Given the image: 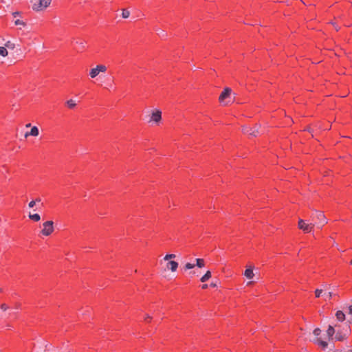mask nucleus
Listing matches in <instances>:
<instances>
[{
    "mask_svg": "<svg viewBox=\"0 0 352 352\" xmlns=\"http://www.w3.org/2000/svg\"><path fill=\"white\" fill-rule=\"evenodd\" d=\"M232 95V89L229 87H226L224 89L223 91L219 97V100L221 103H223L225 105L228 104L230 102H233L234 100V98L232 100H230V97Z\"/></svg>",
    "mask_w": 352,
    "mask_h": 352,
    "instance_id": "f257e3e1",
    "label": "nucleus"
},
{
    "mask_svg": "<svg viewBox=\"0 0 352 352\" xmlns=\"http://www.w3.org/2000/svg\"><path fill=\"white\" fill-rule=\"evenodd\" d=\"M43 229L41 233L45 236H50L54 232V222L52 221H47L43 223Z\"/></svg>",
    "mask_w": 352,
    "mask_h": 352,
    "instance_id": "f03ea898",
    "label": "nucleus"
},
{
    "mask_svg": "<svg viewBox=\"0 0 352 352\" xmlns=\"http://www.w3.org/2000/svg\"><path fill=\"white\" fill-rule=\"evenodd\" d=\"M51 3V0H37L33 6L32 8L36 11H42L47 8Z\"/></svg>",
    "mask_w": 352,
    "mask_h": 352,
    "instance_id": "7ed1b4c3",
    "label": "nucleus"
},
{
    "mask_svg": "<svg viewBox=\"0 0 352 352\" xmlns=\"http://www.w3.org/2000/svg\"><path fill=\"white\" fill-rule=\"evenodd\" d=\"M298 226L299 229L306 233H308L311 232L315 224L312 223H307L305 221L299 219Z\"/></svg>",
    "mask_w": 352,
    "mask_h": 352,
    "instance_id": "20e7f679",
    "label": "nucleus"
},
{
    "mask_svg": "<svg viewBox=\"0 0 352 352\" xmlns=\"http://www.w3.org/2000/svg\"><path fill=\"white\" fill-rule=\"evenodd\" d=\"M107 68L104 65H98L96 67L91 69L89 72V76L91 78H96L100 73H104Z\"/></svg>",
    "mask_w": 352,
    "mask_h": 352,
    "instance_id": "39448f33",
    "label": "nucleus"
},
{
    "mask_svg": "<svg viewBox=\"0 0 352 352\" xmlns=\"http://www.w3.org/2000/svg\"><path fill=\"white\" fill-rule=\"evenodd\" d=\"M261 126L258 124H256L252 129H250L248 126H243L242 127V131L244 133L249 134L252 137H256L258 134L259 133V129Z\"/></svg>",
    "mask_w": 352,
    "mask_h": 352,
    "instance_id": "423d86ee",
    "label": "nucleus"
},
{
    "mask_svg": "<svg viewBox=\"0 0 352 352\" xmlns=\"http://www.w3.org/2000/svg\"><path fill=\"white\" fill-rule=\"evenodd\" d=\"M315 213L316 217L318 220V226L319 228H322L324 225L327 223V219L323 212L316 210Z\"/></svg>",
    "mask_w": 352,
    "mask_h": 352,
    "instance_id": "0eeeda50",
    "label": "nucleus"
},
{
    "mask_svg": "<svg viewBox=\"0 0 352 352\" xmlns=\"http://www.w3.org/2000/svg\"><path fill=\"white\" fill-rule=\"evenodd\" d=\"M162 120V111L160 109H155L152 112L149 122L159 123Z\"/></svg>",
    "mask_w": 352,
    "mask_h": 352,
    "instance_id": "6e6552de",
    "label": "nucleus"
},
{
    "mask_svg": "<svg viewBox=\"0 0 352 352\" xmlns=\"http://www.w3.org/2000/svg\"><path fill=\"white\" fill-rule=\"evenodd\" d=\"M178 267V263L175 261H170L166 264V268L170 270L171 272H174L177 270Z\"/></svg>",
    "mask_w": 352,
    "mask_h": 352,
    "instance_id": "1a4fd4ad",
    "label": "nucleus"
},
{
    "mask_svg": "<svg viewBox=\"0 0 352 352\" xmlns=\"http://www.w3.org/2000/svg\"><path fill=\"white\" fill-rule=\"evenodd\" d=\"M253 269H254V267L253 266H250L249 267H248L245 272H244V276L248 278V279H252L254 278V272H253Z\"/></svg>",
    "mask_w": 352,
    "mask_h": 352,
    "instance_id": "9d476101",
    "label": "nucleus"
},
{
    "mask_svg": "<svg viewBox=\"0 0 352 352\" xmlns=\"http://www.w3.org/2000/svg\"><path fill=\"white\" fill-rule=\"evenodd\" d=\"M39 134L38 129L37 126H32L30 132H27L25 134V138H28L29 135L36 137Z\"/></svg>",
    "mask_w": 352,
    "mask_h": 352,
    "instance_id": "9b49d317",
    "label": "nucleus"
},
{
    "mask_svg": "<svg viewBox=\"0 0 352 352\" xmlns=\"http://www.w3.org/2000/svg\"><path fill=\"white\" fill-rule=\"evenodd\" d=\"M347 335H348V333H340V332H338L336 334V336H335V339L338 341H343L344 340H345L347 337Z\"/></svg>",
    "mask_w": 352,
    "mask_h": 352,
    "instance_id": "f8f14e48",
    "label": "nucleus"
},
{
    "mask_svg": "<svg viewBox=\"0 0 352 352\" xmlns=\"http://www.w3.org/2000/svg\"><path fill=\"white\" fill-rule=\"evenodd\" d=\"M336 316L338 320L342 322L345 319V315L342 311H338L336 314Z\"/></svg>",
    "mask_w": 352,
    "mask_h": 352,
    "instance_id": "ddd939ff",
    "label": "nucleus"
},
{
    "mask_svg": "<svg viewBox=\"0 0 352 352\" xmlns=\"http://www.w3.org/2000/svg\"><path fill=\"white\" fill-rule=\"evenodd\" d=\"M211 278V272L210 271H207L206 274L201 278L200 280L202 283L206 282Z\"/></svg>",
    "mask_w": 352,
    "mask_h": 352,
    "instance_id": "4468645a",
    "label": "nucleus"
},
{
    "mask_svg": "<svg viewBox=\"0 0 352 352\" xmlns=\"http://www.w3.org/2000/svg\"><path fill=\"white\" fill-rule=\"evenodd\" d=\"M29 218L34 221H39L40 219H41V217L38 214H31L30 213L29 215H28Z\"/></svg>",
    "mask_w": 352,
    "mask_h": 352,
    "instance_id": "2eb2a0df",
    "label": "nucleus"
},
{
    "mask_svg": "<svg viewBox=\"0 0 352 352\" xmlns=\"http://www.w3.org/2000/svg\"><path fill=\"white\" fill-rule=\"evenodd\" d=\"M196 266H197L199 268H202L205 266V261L203 258H196Z\"/></svg>",
    "mask_w": 352,
    "mask_h": 352,
    "instance_id": "dca6fc26",
    "label": "nucleus"
},
{
    "mask_svg": "<svg viewBox=\"0 0 352 352\" xmlns=\"http://www.w3.org/2000/svg\"><path fill=\"white\" fill-rule=\"evenodd\" d=\"M315 342L316 344H318L319 346H320L321 347H322L323 349H325L326 347H327L328 346V344L327 342L325 341H323V340H320L319 338H317L316 340H315Z\"/></svg>",
    "mask_w": 352,
    "mask_h": 352,
    "instance_id": "f3484780",
    "label": "nucleus"
},
{
    "mask_svg": "<svg viewBox=\"0 0 352 352\" xmlns=\"http://www.w3.org/2000/svg\"><path fill=\"white\" fill-rule=\"evenodd\" d=\"M334 333H335V329H334L333 327L331 325H329L327 329V333L329 338H332Z\"/></svg>",
    "mask_w": 352,
    "mask_h": 352,
    "instance_id": "a211bd4d",
    "label": "nucleus"
},
{
    "mask_svg": "<svg viewBox=\"0 0 352 352\" xmlns=\"http://www.w3.org/2000/svg\"><path fill=\"white\" fill-rule=\"evenodd\" d=\"M66 103L69 109H74L76 106V101L73 99L67 100Z\"/></svg>",
    "mask_w": 352,
    "mask_h": 352,
    "instance_id": "6ab92c4d",
    "label": "nucleus"
},
{
    "mask_svg": "<svg viewBox=\"0 0 352 352\" xmlns=\"http://www.w3.org/2000/svg\"><path fill=\"white\" fill-rule=\"evenodd\" d=\"M8 54V50L5 47H0V55L3 56V57H6L7 56Z\"/></svg>",
    "mask_w": 352,
    "mask_h": 352,
    "instance_id": "aec40b11",
    "label": "nucleus"
},
{
    "mask_svg": "<svg viewBox=\"0 0 352 352\" xmlns=\"http://www.w3.org/2000/svg\"><path fill=\"white\" fill-rule=\"evenodd\" d=\"M130 16V12L126 9H123L122 12V16L124 19H127Z\"/></svg>",
    "mask_w": 352,
    "mask_h": 352,
    "instance_id": "412c9836",
    "label": "nucleus"
},
{
    "mask_svg": "<svg viewBox=\"0 0 352 352\" xmlns=\"http://www.w3.org/2000/svg\"><path fill=\"white\" fill-rule=\"evenodd\" d=\"M6 47H8L9 49L13 50L15 47L14 43H12L11 41H8L5 44Z\"/></svg>",
    "mask_w": 352,
    "mask_h": 352,
    "instance_id": "4be33fe9",
    "label": "nucleus"
},
{
    "mask_svg": "<svg viewBox=\"0 0 352 352\" xmlns=\"http://www.w3.org/2000/svg\"><path fill=\"white\" fill-rule=\"evenodd\" d=\"M176 257L175 254H166L164 257V261H169L172 258H175Z\"/></svg>",
    "mask_w": 352,
    "mask_h": 352,
    "instance_id": "5701e85b",
    "label": "nucleus"
},
{
    "mask_svg": "<svg viewBox=\"0 0 352 352\" xmlns=\"http://www.w3.org/2000/svg\"><path fill=\"white\" fill-rule=\"evenodd\" d=\"M194 267H195L194 264L187 263L184 266V270H190V269H192Z\"/></svg>",
    "mask_w": 352,
    "mask_h": 352,
    "instance_id": "b1692460",
    "label": "nucleus"
},
{
    "mask_svg": "<svg viewBox=\"0 0 352 352\" xmlns=\"http://www.w3.org/2000/svg\"><path fill=\"white\" fill-rule=\"evenodd\" d=\"M322 292H323V289H316V291H315L316 297L319 298L320 296V295L322 294Z\"/></svg>",
    "mask_w": 352,
    "mask_h": 352,
    "instance_id": "393cba45",
    "label": "nucleus"
},
{
    "mask_svg": "<svg viewBox=\"0 0 352 352\" xmlns=\"http://www.w3.org/2000/svg\"><path fill=\"white\" fill-rule=\"evenodd\" d=\"M14 24L16 25H22V26H25V23L23 21H21L19 19L16 20L14 21Z\"/></svg>",
    "mask_w": 352,
    "mask_h": 352,
    "instance_id": "a878e982",
    "label": "nucleus"
},
{
    "mask_svg": "<svg viewBox=\"0 0 352 352\" xmlns=\"http://www.w3.org/2000/svg\"><path fill=\"white\" fill-rule=\"evenodd\" d=\"M321 333V330L319 328H316L314 330V332L313 333L314 334V336H316V337H318Z\"/></svg>",
    "mask_w": 352,
    "mask_h": 352,
    "instance_id": "bb28decb",
    "label": "nucleus"
},
{
    "mask_svg": "<svg viewBox=\"0 0 352 352\" xmlns=\"http://www.w3.org/2000/svg\"><path fill=\"white\" fill-rule=\"evenodd\" d=\"M0 308L1 310L6 311L8 309V306L6 304H2L1 305Z\"/></svg>",
    "mask_w": 352,
    "mask_h": 352,
    "instance_id": "cd10ccee",
    "label": "nucleus"
},
{
    "mask_svg": "<svg viewBox=\"0 0 352 352\" xmlns=\"http://www.w3.org/2000/svg\"><path fill=\"white\" fill-rule=\"evenodd\" d=\"M36 204V201H31L29 204H28V206L29 208H33Z\"/></svg>",
    "mask_w": 352,
    "mask_h": 352,
    "instance_id": "c85d7f7f",
    "label": "nucleus"
},
{
    "mask_svg": "<svg viewBox=\"0 0 352 352\" xmlns=\"http://www.w3.org/2000/svg\"><path fill=\"white\" fill-rule=\"evenodd\" d=\"M324 295H326L328 298H331L333 294L331 292H329L327 294H325Z\"/></svg>",
    "mask_w": 352,
    "mask_h": 352,
    "instance_id": "c756f323",
    "label": "nucleus"
},
{
    "mask_svg": "<svg viewBox=\"0 0 352 352\" xmlns=\"http://www.w3.org/2000/svg\"><path fill=\"white\" fill-rule=\"evenodd\" d=\"M151 318H151L149 315H148V314H146V315L145 316V320H151Z\"/></svg>",
    "mask_w": 352,
    "mask_h": 352,
    "instance_id": "7c9ffc66",
    "label": "nucleus"
},
{
    "mask_svg": "<svg viewBox=\"0 0 352 352\" xmlns=\"http://www.w3.org/2000/svg\"><path fill=\"white\" fill-rule=\"evenodd\" d=\"M349 314L352 315V305L349 307Z\"/></svg>",
    "mask_w": 352,
    "mask_h": 352,
    "instance_id": "2f4dec72",
    "label": "nucleus"
},
{
    "mask_svg": "<svg viewBox=\"0 0 352 352\" xmlns=\"http://www.w3.org/2000/svg\"><path fill=\"white\" fill-rule=\"evenodd\" d=\"M333 25L334 26L335 29L338 31L339 30V27L338 25H336L335 23H332Z\"/></svg>",
    "mask_w": 352,
    "mask_h": 352,
    "instance_id": "473e14b6",
    "label": "nucleus"
},
{
    "mask_svg": "<svg viewBox=\"0 0 352 352\" xmlns=\"http://www.w3.org/2000/svg\"><path fill=\"white\" fill-rule=\"evenodd\" d=\"M210 286H211V287H217V284H216V283H212L210 284Z\"/></svg>",
    "mask_w": 352,
    "mask_h": 352,
    "instance_id": "72a5a7b5",
    "label": "nucleus"
},
{
    "mask_svg": "<svg viewBox=\"0 0 352 352\" xmlns=\"http://www.w3.org/2000/svg\"><path fill=\"white\" fill-rule=\"evenodd\" d=\"M202 288H203V289H206V288H208V285H207V284H204V285H202Z\"/></svg>",
    "mask_w": 352,
    "mask_h": 352,
    "instance_id": "f704fd0d",
    "label": "nucleus"
},
{
    "mask_svg": "<svg viewBox=\"0 0 352 352\" xmlns=\"http://www.w3.org/2000/svg\"><path fill=\"white\" fill-rule=\"evenodd\" d=\"M77 43H78L82 47H84V43L82 42H77Z\"/></svg>",
    "mask_w": 352,
    "mask_h": 352,
    "instance_id": "c9c22d12",
    "label": "nucleus"
},
{
    "mask_svg": "<svg viewBox=\"0 0 352 352\" xmlns=\"http://www.w3.org/2000/svg\"><path fill=\"white\" fill-rule=\"evenodd\" d=\"M19 13L16 12H14V13H13V15H14V16L15 17L16 16L19 15Z\"/></svg>",
    "mask_w": 352,
    "mask_h": 352,
    "instance_id": "e433bc0d",
    "label": "nucleus"
},
{
    "mask_svg": "<svg viewBox=\"0 0 352 352\" xmlns=\"http://www.w3.org/2000/svg\"><path fill=\"white\" fill-rule=\"evenodd\" d=\"M25 126H26L27 128L30 127V126H31V124H27L25 125Z\"/></svg>",
    "mask_w": 352,
    "mask_h": 352,
    "instance_id": "4c0bfd02",
    "label": "nucleus"
},
{
    "mask_svg": "<svg viewBox=\"0 0 352 352\" xmlns=\"http://www.w3.org/2000/svg\"><path fill=\"white\" fill-rule=\"evenodd\" d=\"M159 32H160V33H159V34H164V31H162V30H159Z\"/></svg>",
    "mask_w": 352,
    "mask_h": 352,
    "instance_id": "58836bf2",
    "label": "nucleus"
},
{
    "mask_svg": "<svg viewBox=\"0 0 352 352\" xmlns=\"http://www.w3.org/2000/svg\"><path fill=\"white\" fill-rule=\"evenodd\" d=\"M252 283H253V281H249V282L248 283V285H251Z\"/></svg>",
    "mask_w": 352,
    "mask_h": 352,
    "instance_id": "ea45409f",
    "label": "nucleus"
},
{
    "mask_svg": "<svg viewBox=\"0 0 352 352\" xmlns=\"http://www.w3.org/2000/svg\"><path fill=\"white\" fill-rule=\"evenodd\" d=\"M40 201H41V199H38L36 200V202H39Z\"/></svg>",
    "mask_w": 352,
    "mask_h": 352,
    "instance_id": "a19ab883",
    "label": "nucleus"
},
{
    "mask_svg": "<svg viewBox=\"0 0 352 352\" xmlns=\"http://www.w3.org/2000/svg\"><path fill=\"white\" fill-rule=\"evenodd\" d=\"M2 292V289H0V293Z\"/></svg>",
    "mask_w": 352,
    "mask_h": 352,
    "instance_id": "79ce46f5",
    "label": "nucleus"
},
{
    "mask_svg": "<svg viewBox=\"0 0 352 352\" xmlns=\"http://www.w3.org/2000/svg\"><path fill=\"white\" fill-rule=\"evenodd\" d=\"M350 263L352 265V260L351 261Z\"/></svg>",
    "mask_w": 352,
    "mask_h": 352,
    "instance_id": "37998d69",
    "label": "nucleus"
}]
</instances>
